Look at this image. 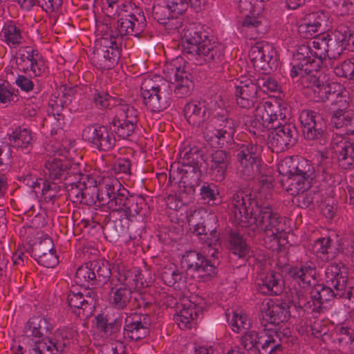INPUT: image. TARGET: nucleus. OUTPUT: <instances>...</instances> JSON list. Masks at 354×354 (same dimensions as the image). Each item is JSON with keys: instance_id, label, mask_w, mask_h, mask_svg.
<instances>
[{"instance_id": "f257e3e1", "label": "nucleus", "mask_w": 354, "mask_h": 354, "mask_svg": "<svg viewBox=\"0 0 354 354\" xmlns=\"http://www.w3.org/2000/svg\"><path fill=\"white\" fill-rule=\"evenodd\" d=\"M286 117V109L276 100L258 104L252 118L245 122L246 129L255 144H242L237 149L239 172L245 176L257 178L261 183L258 194H235L230 204V216L235 225L250 227L264 233L267 248L281 251L288 244L286 224L272 207L263 202L262 197L272 188L269 170L261 163L262 145L266 142L272 151H281L296 142V129L290 124L281 125Z\"/></svg>"}, {"instance_id": "f03ea898", "label": "nucleus", "mask_w": 354, "mask_h": 354, "mask_svg": "<svg viewBox=\"0 0 354 354\" xmlns=\"http://www.w3.org/2000/svg\"><path fill=\"white\" fill-rule=\"evenodd\" d=\"M165 78L158 75L142 77L140 93L146 107L159 113L167 109L171 103V88L178 97L189 95L194 84L188 62L183 56L167 62L163 68Z\"/></svg>"}, {"instance_id": "7ed1b4c3", "label": "nucleus", "mask_w": 354, "mask_h": 354, "mask_svg": "<svg viewBox=\"0 0 354 354\" xmlns=\"http://www.w3.org/2000/svg\"><path fill=\"white\" fill-rule=\"evenodd\" d=\"M288 275L299 286V288L290 289L287 297L288 302L295 308H302L306 314L312 313L313 317L322 310L325 301L344 295L343 290H336L327 283L326 286L317 284L309 291L310 285L316 280L317 276L316 268L311 262L291 267Z\"/></svg>"}, {"instance_id": "20e7f679", "label": "nucleus", "mask_w": 354, "mask_h": 354, "mask_svg": "<svg viewBox=\"0 0 354 354\" xmlns=\"http://www.w3.org/2000/svg\"><path fill=\"white\" fill-rule=\"evenodd\" d=\"M353 37L351 29L345 26H339L331 33L319 35L312 41L311 46L301 45L293 55L290 75L298 74L300 64L307 62L306 70H319L326 57H338Z\"/></svg>"}, {"instance_id": "39448f33", "label": "nucleus", "mask_w": 354, "mask_h": 354, "mask_svg": "<svg viewBox=\"0 0 354 354\" xmlns=\"http://www.w3.org/2000/svg\"><path fill=\"white\" fill-rule=\"evenodd\" d=\"M212 118L205 127L204 138L214 148H222L234 140L239 122L228 117L226 111L221 108H206L205 101L192 100L184 108V114L187 122L193 126H200L210 115Z\"/></svg>"}, {"instance_id": "423d86ee", "label": "nucleus", "mask_w": 354, "mask_h": 354, "mask_svg": "<svg viewBox=\"0 0 354 354\" xmlns=\"http://www.w3.org/2000/svg\"><path fill=\"white\" fill-rule=\"evenodd\" d=\"M181 47L183 53L189 55L196 64L217 62L223 55V46L197 27L189 26L183 30Z\"/></svg>"}, {"instance_id": "0eeeda50", "label": "nucleus", "mask_w": 354, "mask_h": 354, "mask_svg": "<svg viewBox=\"0 0 354 354\" xmlns=\"http://www.w3.org/2000/svg\"><path fill=\"white\" fill-rule=\"evenodd\" d=\"M48 319L41 316L31 317L24 328V342L28 354H62L65 343L53 337H44L50 330Z\"/></svg>"}, {"instance_id": "6e6552de", "label": "nucleus", "mask_w": 354, "mask_h": 354, "mask_svg": "<svg viewBox=\"0 0 354 354\" xmlns=\"http://www.w3.org/2000/svg\"><path fill=\"white\" fill-rule=\"evenodd\" d=\"M307 62L300 64V69L297 68L298 74L291 77L299 76V84L305 88L304 93L310 99L315 102H325L328 100L334 103L339 100V96L347 95L346 91H342V85L336 82H326L318 76L319 70H306L309 68Z\"/></svg>"}, {"instance_id": "1a4fd4ad", "label": "nucleus", "mask_w": 354, "mask_h": 354, "mask_svg": "<svg viewBox=\"0 0 354 354\" xmlns=\"http://www.w3.org/2000/svg\"><path fill=\"white\" fill-rule=\"evenodd\" d=\"M141 272L133 268L128 269L124 266H118L116 279L111 281V303L117 308H123L130 301L133 292L140 291L149 286L151 281H142Z\"/></svg>"}, {"instance_id": "9d476101", "label": "nucleus", "mask_w": 354, "mask_h": 354, "mask_svg": "<svg viewBox=\"0 0 354 354\" xmlns=\"http://www.w3.org/2000/svg\"><path fill=\"white\" fill-rule=\"evenodd\" d=\"M113 177L104 176L99 182L97 200L99 205L106 207L111 212L124 210L127 201V190Z\"/></svg>"}, {"instance_id": "9b49d317", "label": "nucleus", "mask_w": 354, "mask_h": 354, "mask_svg": "<svg viewBox=\"0 0 354 354\" xmlns=\"http://www.w3.org/2000/svg\"><path fill=\"white\" fill-rule=\"evenodd\" d=\"M118 44V37L104 33L95 41V50L91 58L92 64L102 71L114 68L120 59Z\"/></svg>"}, {"instance_id": "f8f14e48", "label": "nucleus", "mask_w": 354, "mask_h": 354, "mask_svg": "<svg viewBox=\"0 0 354 354\" xmlns=\"http://www.w3.org/2000/svg\"><path fill=\"white\" fill-rule=\"evenodd\" d=\"M11 69L6 68L8 74L14 75L19 71L28 73L30 77H41L48 70L46 60L37 51L27 48L20 51L17 56L10 61Z\"/></svg>"}, {"instance_id": "ddd939ff", "label": "nucleus", "mask_w": 354, "mask_h": 354, "mask_svg": "<svg viewBox=\"0 0 354 354\" xmlns=\"http://www.w3.org/2000/svg\"><path fill=\"white\" fill-rule=\"evenodd\" d=\"M237 7L245 13L238 27L239 32L247 37H256L262 24L263 3L259 0H238Z\"/></svg>"}, {"instance_id": "4468645a", "label": "nucleus", "mask_w": 354, "mask_h": 354, "mask_svg": "<svg viewBox=\"0 0 354 354\" xmlns=\"http://www.w3.org/2000/svg\"><path fill=\"white\" fill-rule=\"evenodd\" d=\"M328 153L341 168H354V145L343 135L335 133L333 136Z\"/></svg>"}, {"instance_id": "2eb2a0df", "label": "nucleus", "mask_w": 354, "mask_h": 354, "mask_svg": "<svg viewBox=\"0 0 354 354\" xmlns=\"http://www.w3.org/2000/svg\"><path fill=\"white\" fill-rule=\"evenodd\" d=\"M82 138L93 147L102 151L112 149L115 143L111 123L106 126L94 124L86 127L82 131Z\"/></svg>"}, {"instance_id": "dca6fc26", "label": "nucleus", "mask_w": 354, "mask_h": 354, "mask_svg": "<svg viewBox=\"0 0 354 354\" xmlns=\"http://www.w3.org/2000/svg\"><path fill=\"white\" fill-rule=\"evenodd\" d=\"M249 57L257 71L268 73L277 67V53L273 48L263 42L257 43L252 46Z\"/></svg>"}, {"instance_id": "f3484780", "label": "nucleus", "mask_w": 354, "mask_h": 354, "mask_svg": "<svg viewBox=\"0 0 354 354\" xmlns=\"http://www.w3.org/2000/svg\"><path fill=\"white\" fill-rule=\"evenodd\" d=\"M234 86L236 102L240 107L249 109L255 103L259 104L262 102H258L257 100L258 86L254 79L248 75H241L236 80Z\"/></svg>"}, {"instance_id": "a211bd4d", "label": "nucleus", "mask_w": 354, "mask_h": 354, "mask_svg": "<svg viewBox=\"0 0 354 354\" xmlns=\"http://www.w3.org/2000/svg\"><path fill=\"white\" fill-rule=\"evenodd\" d=\"M315 177L313 167L307 160L301 159L297 172L287 180L288 183L287 190L292 195L304 193L310 188Z\"/></svg>"}, {"instance_id": "6ab92c4d", "label": "nucleus", "mask_w": 354, "mask_h": 354, "mask_svg": "<svg viewBox=\"0 0 354 354\" xmlns=\"http://www.w3.org/2000/svg\"><path fill=\"white\" fill-rule=\"evenodd\" d=\"M120 118L113 120L111 124L113 131L123 139L130 136L133 132L137 124L138 111L133 106L122 104L117 108Z\"/></svg>"}, {"instance_id": "aec40b11", "label": "nucleus", "mask_w": 354, "mask_h": 354, "mask_svg": "<svg viewBox=\"0 0 354 354\" xmlns=\"http://www.w3.org/2000/svg\"><path fill=\"white\" fill-rule=\"evenodd\" d=\"M180 263L183 268L198 272L199 276L204 278V280L214 277L217 273L216 267L195 250L186 252L183 255Z\"/></svg>"}, {"instance_id": "412c9836", "label": "nucleus", "mask_w": 354, "mask_h": 354, "mask_svg": "<svg viewBox=\"0 0 354 354\" xmlns=\"http://www.w3.org/2000/svg\"><path fill=\"white\" fill-rule=\"evenodd\" d=\"M334 104L337 108L331 117V124L337 129L346 128V133L354 140V111L348 109L349 101L348 95L339 96Z\"/></svg>"}, {"instance_id": "4be33fe9", "label": "nucleus", "mask_w": 354, "mask_h": 354, "mask_svg": "<svg viewBox=\"0 0 354 354\" xmlns=\"http://www.w3.org/2000/svg\"><path fill=\"white\" fill-rule=\"evenodd\" d=\"M299 120L303 127L304 135L307 139L320 138V142L325 141L324 133L326 124L320 114L313 111L304 110L299 115Z\"/></svg>"}, {"instance_id": "5701e85b", "label": "nucleus", "mask_w": 354, "mask_h": 354, "mask_svg": "<svg viewBox=\"0 0 354 354\" xmlns=\"http://www.w3.org/2000/svg\"><path fill=\"white\" fill-rule=\"evenodd\" d=\"M146 27V19L142 12L128 14L122 15L117 21L116 30L117 35L112 34L119 39V43L121 39L120 37L125 35L138 36L141 34Z\"/></svg>"}, {"instance_id": "b1692460", "label": "nucleus", "mask_w": 354, "mask_h": 354, "mask_svg": "<svg viewBox=\"0 0 354 354\" xmlns=\"http://www.w3.org/2000/svg\"><path fill=\"white\" fill-rule=\"evenodd\" d=\"M149 317L146 314H133L126 318L124 335L127 338L138 341L149 333Z\"/></svg>"}, {"instance_id": "393cba45", "label": "nucleus", "mask_w": 354, "mask_h": 354, "mask_svg": "<svg viewBox=\"0 0 354 354\" xmlns=\"http://www.w3.org/2000/svg\"><path fill=\"white\" fill-rule=\"evenodd\" d=\"M67 151L66 149H57L53 156L50 157L45 163L44 173L50 180H62L66 177L65 158Z\"/></svg>"}, {"instance_id": "a878e982", "label": "nucleus", "mask_w": 354, "mask_h": 354, "mask_svg": "<svg viewBox=\"0 0 354 354\" xmlns=\"http://www.w3.org/2000/svg\"><path fill=\"white\" fill-rule=\"evenodd\" d=\"M67 301L71 308L91 313L95 305V294L91 290L84 288L82 292L73 287L68 295Z\"/></svg>"}, {"instance_id": "bb28decb", "label": "nucleus", "mask_w": 354, "mask_h": 354, "mask_svg": "<svg viewBox=\"0 0 354 354\" xmlns=\"http://www.w3.org/2000/svg\"><path fill=\"white\" fill-rule=\"evenodd\" d=\"M264 317L272 324L278 325L290 317V306L286 301H268L262 309Z\"/></svg>"}, {"instance_id": "cd10ccee", "label": "nucleus", "mask_w": 354, "mask_h": 354, "mask_svg": "<svg viewBox=\"0 0 354 354\" xmlns=\"http://www.w3.org/2000/svg\"><path fill=\"white\" fill-rule=\"evenodd\" d=\"M201 310L197 306L189 299L183 300L180 309L174 316V320L180 329L191 328L196 324Z\"/></svg>"}, {"instance_id": "c85d7f7f", "label": "nucleus", "mask_w": 354, "mask_h": 354, "mask_svg": "<svg viewBox=\"0 0 354 354\" xmlns=\"http://www.w3.org/2000/svg\"><path fill=\"white\" fill-rule=\"evenodd\" d=\"M158 274L165 285L176 290H182L186 287V278L183 272L177 268L172 262L162 266Z\"/></svg>"}, {"instance_id": "c756f323", "label": "nucleus", "mask_w": 354, "mask_h": 354, "mask_svg": "<svg viewBox=\"0 0 354 354\" xmlns=\"http://www.w3.org/2000/svg\"><path fill=\"white\" fill-rule=\"evenodd\" d=\"M326 283L336 290H344L348 277V268L342 263L329 265L325 271Z\"/></svg>"}, {"instance_id": "7c9ffc66", "label": "nucleus", "mask_w": 354, "mask_h": 354, "mask_svg": "<svg viewBox=\"0 0 354 354\" xmlns=\"http://www.w3.org/2000/svg\"><path fill=\"white\" fill-rule=\"evenodd\" d=\"M71 97L67 98L65 100L62 99L50 100L46 111L49 118L54 120V122L51 121L53 126L50 131L51 134H57L58 131L62 129L64 124V117L62 114V111L64 106H66L68 104L71 103Z\"/></svg>"}, {"instance_id": "2f4dec72", "label": "nucleus", "mask_w": 354, "mask_h": 354, "mask_svg": "<svg viewBox=\"0 0 354 354\" xmlns=\"http://www.w3.org/2000/svg\"><path fill=\"white\" fill-rule=\"evenodd\" d=\"M284 281L279 273L268 272L262 277L259 283V290L265 295H278L283 292Z\"/></svg>"}, {"instance_id": "473e14b6", "label": "nucleus", "mask_w": 354, "mask_h": 354, "mask_svg": "<svg viewBox=\"0 0 354 354\" xmlns=\"http://www.w3.org/2000/svg\"><path fill=\"white\" fill-rule=\"evenodd\" d=\"M2 41L10 48H16L24 42V37L21 28L13 21H7L2 27Z\"/></svg>"}, {"instance_id": "72a5a7b5", "label": "nucleus", "mask_w": 354, "mask_h": 354, "mask_svg": "<svg viewBox=\"0 0 354 354\" xmlns=\"http://www.w3.org/2000/svg\"><path fill=\"white\" fill-rule=\"evenodd\" d=\"M229 162L228 154L223 150H216L211 155V174L216 181L224 179Z\"/></svg>"}, {"instance_id": "f704fd0d", "label": "nucleus", "mask_w": 354, "mask_h": 354, "mask_svg": "<svg viewBox=\"0 0 354 354\" xmlns=\"http://www.w3.org/2000/svg\"><path fill=\"white\" fill-rule=\"evenodd\" d=\"M96 279L95 262L89 261L80 266L77 269L74 281L77 285L88 289L90 286L95 284Z\"/></svg>"}, {"instance_id": "c9c22d12", "label": "nucleus", "mask_w": 354, "mask_h": 354, "mask_svg": "<svg viewBox=\"0 0 354 354\" xmlns=\"http://www.w3.org/2000/svg\"><path fill=\"white\" fill-rule=\"evenodd\" d=\"M277 332L268 333L266 330H260V335L256 351L260 354H272L281 348V344L277 341Z\"/></svg>"}, {"instance_id": "e433bc0d", "label": "nucleus", "mask_w": 354, "mask_h": 354, "mask_svg": "<svg viewBox=\"0 0 354 354\" xmlns=\"http://www.w3.org/2000/svg\"><path fill=\"white\" fill-rule=\"evenodd\" d=\"M227 321L232 330L236 333H241L251 328V322L245 312L237 308L232 313H226Z\"/></svg>"}, {"instance_id": "4c0bfd02", "label": "nucleus", "mask_w": 354, "mask_h": 354, "mask_svg": "<svg viewBox=\"0 0 354 354\" xmlns=\"http://www.w3.org/2000/svg\"><path fill=\"white\" fill-rule=\"evenodd\" d=\"M190 3L196 11L201 10L203 0H165V4L172 17L184 13Z\"/></svg>"}, {"instance_id": "58836bf2", "label": "nucleus", "mask_w": 354, "mask_h": 354, "mask_svg": "<svg viewBox=\"0 0 354 354\" xmlns=\"http://www.w3.org/2000/svg\"><path fill=\"white\" fill-rule=\"evenodd\" d=\"M183 165L193 167L194 170L203 167L205 163L203 152L197 149H185L179 153Z\"/></svg>"}, {"instance_id": "ea45409f", "label": "nucleus", "mask_w": 354, "mask_h": 354, "mask_svg": "<svg viewBox=\"0 0 354 354\" xmlns=\"http://www.w3.org/2000/svg\"><path fill=\"white\" fill-rule=\"evenodd\" d=\"M32 136L27 129L17 128L9 135V144L11 147L28 150L31 144Z\"/></svg>"}, {"instance_id": "a19ab883", "label": "nucleus", "mask_w": 354, "mask_h": 354, "mask_svg": "<svg viewBox=\"0 0 354 354\" xmlns=\"http://www.w3.org/2000/svg\"><path fill=\"white\" fill-rule=\"evenodd\" d=\"M201 199L209 205L220 204L222 201L217 185L204 183L200 189Z\"/></svg>"}, {"instance_id": "79ce46f5", "label": "nucleus", "mask_w": 354, "mask_h": 354, "mask_svg": "<svg viewBox=\"0 0 354 354\" xmlns=\"http://www.w3.org/2000/svg\"><path fill=\"white\" fill-rule=\"evenodd\" d=\"M304 19L311 24L316 26V28L321 31L328 29L331 24L328 13L323 10L310 12Z\"/></svg>"}, {"instance_id": "37998d69", "label": "nucleus", "mask_w": 354, "mask_h": 354, "mask_svg": "<svg viewBox=\"0 0 354 354\" xmlns=\"http://www.w3.org/2000/svg\"><path fill=\"white\" fill-rule=\"evenodd\" d=\"M300 164V160L293 157H286L278 164V171L283 177H287V180L297 172V168Z\"/></svg>"}, {"instance_id": "c03bdc74", "label": "nucleus", "mask_w": 354, "mask_h": 354, "mask_svg": "<svg viewBox=\"0 0 354 354\" xmlns=\"http://www.w3.org/2000/svg\"><path fill=\"white\" fill-rule=\"evenodd\" d=\"M206 211L203 208L194 209L193 212L188 216V223L189 225L194 227L193 233L197 236L205 235L207 236L206 228L201 220Z\"/></svg>"}, {"instance_id": "a18cd8bd", "label": "nucleus", "mask_w": 354, "mask_h": 354, "mask_svg": "<svg viewBox=\"0 0 354 354\" xmlns=\"http://www.w3.org/2000/svg\"><path fill=\"white\" fill-rule=\"evenodd\" d=\"M230 250L240 258L245 257L249 254V248L242 236L237 233H232L230 237Z\"/></svg>"}, {"instance_id": "49530a36", "label": "nucleus", "mask_w": 354, "mask_h": 354, "mask_svg": "<svg viewBox=\"0 0 354 354\" xmlns=\"http://www.w3.org/2000/svg\"><path fill=\"white\" fill-rule=\"evenodd\" d=\"M337 76L354 81V57H349L334 68Z\"/></svg>"}, {"instance_id": "de8ad7c7", "label": "nucleus", "mask_w": 354, "mask_h": 354, "mask_svg": "<svg viewBox=\"0 0 354 354\" xmlns=\"http://www.w3.org/2000/svg\"><path fill=\"white\" fill-rule=\"evenodd\" d=\"M242 333L243 335L241 337V345L245 348V349L248 351H256L257 343L259 339L260 330H256L251 326V328Z\"/></svg>"}, {"instance_id": "09e8293b", "label": "nucleus", "mask_w": 354, "mask_h": 354, "mask_svg": "<svg viewBox=\"0 0 354 354\" xmlns=\"http://www.w3.org/2000/svg\"><path fill=\"white\" fill-rule=\"evenodd\" d=\"M53 250L54 244L53 240L48 236L45 235L41 241L32 246L31 255L35 259Z\"/></svg>"}, {"instance_id": "8fccbe9b", "label": "nucleus", "mask_w": 354, "mask_h": 354, "mask_svg": "<svg viewBox=\"0 0 354 354\" xmlns=\"http://www.w3.org/2000/svg\"><path fill=\"white\" fill-rule=\"evenodd\" d=\"M298 332L302 335L311 332V334L317 337L320 336L322 334L325 335L326 330L322 324L321 321L317 320L313 322V324L308 326L307 322L304 320H301L298 326Z\"/></svg>"}, {"instance_id": "3c124183", "label": "nucleus", "mask_w": 354, "mask_h": 354, "mask_svg": "<svg viewBox=\"0 0 354 354\" xmlns=\"http://www.w3.org/2000/svg\"><path fill=\"white\" fill-rule=\"evenodd\" d=\"M330 247V239L328 237H322L317 239L313 243L312 250L317 257L327 261L328 258L327 254Z\"/></svg>"}, {"instance_id": "603ef678", "label": "nucleus", "mask_w": 354, "mask_h": 354, "mask_svg": "<svg viewBox=\"0 0 354 354\" xmlns=\"http://www.w3.org/2000/svg\"><path fill=\"white\" fill-rule=\"evenodd\" d=\"M95 272L97 275L95 284L103 285L110 279L111 272L107 262L94 261Z\"/></svg>"}, {"instance_id": "864d4df0", "label": "nucleus", "mask_w": 354, "mask_h": 354, "mask_svg": "<svg viewBox=\"0 0 354 354\" xmlns=\"http://www.w3.org/2000/svg\"><path fill=\"white\" fill-rule=\"evenodd\" d=\"M299 35L306 39L315 38L322 31L316 28V26L306 21L304 19L300 21L297 27Z\"/></svg>"}, {"instance_id": "5fc2aeb1", "label": "nucleus", "mask_w": 354, "mask_h": 354, "mask_svg": "<svg viewBox=\"0 0 354 354\" xmlns=\"http://www.w3.org/2000/svg\"><path fill=\"white\" fill-rule=\"evenodd\" d=\"M37 262L46 268H54L58 263V257L55 250L35 258Z\"/></svg>"}, {"instance_id": "6e6d98bb", "label": "nucleus", "mask_w": 354, "mask_h": 354, "mask_svg": "<svg viewBox=\"0 0 354 354\" xmlns=\"http://www.w3.org/2000/svg\"><path fill=\"white\" fill-rule=\"evenodd\" d=\"M66 157L65 158V164L67 167H66V176L68 174H72V175H78L81 176L82 175V171L81 169V166L79 162L73 160L72 159V154L71 152L69 150H66Z\"/></svg>"}, {"instance_id": "4d7b16f0", "label": "nucleus", "mask_w": 354, "mask_h": 354, "mask_svg": "<svg viewBox=\"0 0 354 354\" xmlns=\"http://www.w3.org/2000/svg\"><path fill=\"white\" fill-rule=\"evenodd\" d=\"M257 86L258 88H261L263 92H276L280 88L277 81L272 77L261 79Z\"/></svg>"}, {"instance_id": "13d9d810", "label": "nucleus", "mask_w": 354, "mask_h": 354, "mask_svg": "<svg viewBox=\"0 0 354 354\" xmlns=\"http://www.w3.org/2000/svg\"><path fill=\"white\" fill-rule=\"evenodd\" d=\"M113 170L115 174L129 176L131 170L129 160L126 158H120L117 160L113 166Z\"/></svg>"}, {"instance_id": "bf43d9fd", "label": "nucleus", "mask_w": 354, "mask_h": 354, "mask_svg": "<svg viewBox=\"0 0 354 354\" xmlns=\"http://www.w3.org/2000/svg\"><path fill=\"white\" fill-rule=\"evenodd\" d=\"M15 82L16 85L24 92H30L33 90L35 84L30 77L24 75H17Z\"/></svg>"}, {"instance_id": "052dcab7", "label": "nucleus", "mask_w": 354, "mask_h": 354, "mask_svg": "<svg viewBox=\"0 0 354 354\" xmlns=\"http://www.w3.org/2000/svg\"><path fill=\"white\" fill-rule=\"evenodd\" d=\"M154 301L158 305H165L169 307L175 305L176 303L174 297L169 296L164 288L156 292Z\"/></svg>"}, {"instance_id": "680f3d73", "label": "nucleus", "mask_w": 354, "mask_h": 354, "mask_svg": "<svg viewBox=\"0 0 354 354\" xmlns=\"http://www.w3.org/2000/svg\"><path fill=\"white\" fill-rule=\"evenodd\" d=\"M14 97L13 89L4 83H0V103L8 104L12 101Z\"/></svg>"}, {"instance_id": "e2e57ef3", "label": "nucleus", "mask_w": 354, "mask_h": 354, "mask_svg": "<svg viewBox=\"0 0 354 354\" xmlns=\"http://www.w3.org/2000/svg\"><path fill=\"white\" fill-rule=\"evenodd\" d=\"M42 184L43 187L41 189V194L43 195H46V197L49 198H52L54 197V194H51L50 192L53 190V185L48 182V180H42L41 179L37 180L35 182L32 183V187L35 189V192H37L36 190V187H40V185Z\"/></svg>"}, {"instance_id": "0e129e2a", "label": "nucleus", "mask_w": 354, "mask_h": 354, "mask_svg": "<svg viewBox=\"0 0 354 354\" xmlns=\"http://www.w3.org/2000/svg\"><path fill=\"white\" fill-rule=\"evenodd\" d=\"M205 241L208 246L211 248V250H213V252H211L210 255L214 257L216 252H217L218 250L217 246L221 245V241L220 239L218 238L217 232L216 231H212L209 236L207 237Z\"/></svg>"}, {"instance_id": "69168bd1", "label": "nucleus", "mask_w": 354, "mask_h": 354, "mask_svg": "<svg viewBox=\"0 0 354 354\" xmlns=\"http://www.w3.org/2000/svg\"><path fill=\"white\" fill-rule=\"evenodd\" d=\"M111 97L104 92L96 91L94 94V102L100 109L106 108L110 103Z\"/></svg>"}, {"instance_id": "338daca9", "label": "nucleus", "mask_w": 354, "mask_h": 354, "mask_svg": "<svg viewBox=\"0 0 354 354\" xmlns=\"http://www.w3.org/2000/svg\"><path fill=\"white\" fill-rule=\"evenodd\" d=\"M62 0H41V7L46 12L56 11L61 6Z\"/></svg>"}, {"instance_id": "774afa93", "label": "nucleus", "mask_w": 354, "mask_h": 354, "mask_svg": "<svg viewBox=\"0 0 354 354\" xmlns=\"http://www.w3.org/2000/svg\"><path fill=\"white\" fill-rule=\"evenodd\" d=\"M335 332L341 337L338 338L339 342L346 340V337L348 340H352L354 330L344 325H339L335 328Z\"/></svg>"}]
</instances>
